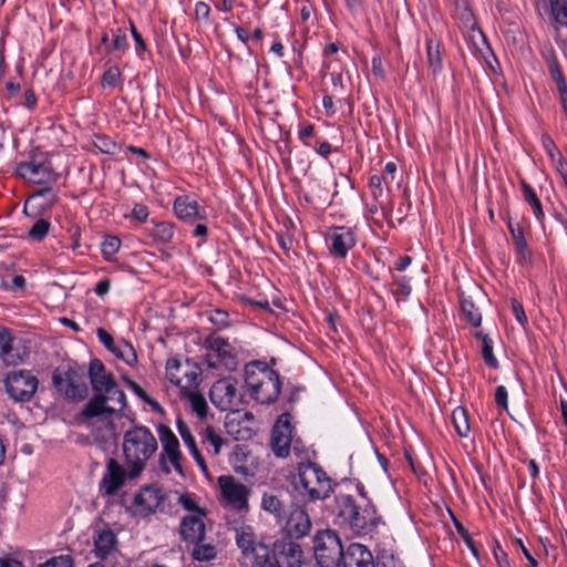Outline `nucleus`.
<instances>
[{
  "mask_svg": "<svg viewBox=\"0 0 567 567\" xmlns=\"http://www.w3.org/2000/svg\"><path fill=\"white\" fill-rule=\"evenodd\" d=\"M127 384L130 385V388L141 398L143 399L145 402L152 404V405H157L156 402L152 401L148 395L145 393V391L137 384L135 383L134 381L132 380H127Z\"/></svg>",
  "mask_w": 567,
  "mask_h": 567,
  "instance_id": "57",
  "label": "nucleus"
},
{
  "mask_svg": "<svg viewBox=\"0 0 567 567\" xmlns=\"http://www.w3.org/2000/svg\"><path fill=\"white\" fill-rule=\"evenodd\" d=\"M178 504H181L189 514H197L196 512H204L198 507L195 499L188 494L178 495Z\"/></svg>",
  "mask_w": 567,
  "mask_h": 567,
  "instance_id": "50",
  "label": "nucleus"
},
{
  "mask_svg": "<svg viewBox=\"0 0 567 567\" xmlns=\"http://www.w3.org/2000/svg\"><path fill=\"white\" fill-rule=\"evenodd\" d=\"M212 322L218 326H227V313L223 310H216L210 317Z\"/></svg>",
  "mask_w": 567,
  "mask_h": 567,
  "instance_id": "61",
  "label": "nucleus"
},
{
  "mask_svg": "<svg viewBox=\"0 0 567 567\" xmlns=\"http://www.w3.org/2000/svg\"><path fill=\"white\" fill-rule=\"evenodd\" d=\"M176 216L184 221L195 223L207 218L205 207L200 206L195 198L190 196H178L174 202Z\"/></svg>",
  "mask_w": 567,
  "mask_h": 567,
  "instance_id": "19",
  "label": "nucleus"
},
{
  "mask_svg": "<svg viewBox=\"0 0 567 567\" xmlns=\"http://www.w3.org/2000/svg\"><path fill=\"white\" fill-rule=\"evenodd\" d=\"M482 355L485 360V363L488 367H491L493 369H496L498 367V361L493 353V341L489 337L483 338Z\"/></svg>",
  "mask_w": 567,
  "mask_h": 567,
  "instance_id": "41",
  "label": "nucleus"
},
{
  "mask_svg": "<svg viewBox=\"0 0 567 567\" xmlns=\"http://www.w3.org/2000/svg\"><path fill=\"white\" fill-rule=\"evenodd\" d=\"M395 173H396V165L394 163H392V162H389L385 165L384 176L382 177V179H384V182L386 184H389V178H391V181L395 179Z\"/></svg>",
  "mask_w": 567,
  "mask_h": 567,
  "instance_id": "60",
  "label": "nucleus"
},
{
  "mask_svg": "<svg viewBox=\"0 0 567 567\" xmlns=\"http://www.w3.org/2000/svg\"><path fill=\"white\" fill-rule=\"evenodd\" d=\"M210 14V8L206 2L198 1L195 4V17L198 20L208 21Z\"/></svg>",
  "mask_w": 567,
  "mask_h": 567,
  "instance_id": "53",
  "label": "nucleus"
},
{
  "mask_svg": "<svg viewBox=\"0 0 567 567\" xmlns=\"http://www.w3.org/2000/svg\"><path fill=\"white\" fill-rule=\"evenodd\" d=\"M116 411H121L116 404V398L104 395L102 393L95 394L85 404L80 414V419L87 420L101 415H113Z\"/></svg>",
  "mask_w": 567,
  "mask_h": 567,
  "instance_id": "18",
  "label": "nucleus"
},
{
  "mask_svg": "<svg viewBox=\"0 0 567 567\" xmlns=\"http://www.w3.org/2000/svg\"><path fill=\"white\" fill-rule=\"evenodd\" d=\"M461 309L464 318L474 327H478L482 322V315L478 308L474 305L472 300L462 299L461 300Z\"/></svg>",
  "mask_w": 567,
  "mask_h": 567,
  "instance_id": "34",
  "label": "nucleus"
},
{
  "mask_svg": "<svg viewBox=\"0 0 567 567\" xmlns=\"http://www.w3.org/2000/svg\"><path fill=\"white\" fill-rule=\"evenodd\" d=\"M94 290L99 296L106 295L110 290V281L107 279L99 281Z\"/></svg>",
  "mask_w": 567,
  "mask_h": 567,
  "instance_id": "63",
  "label": "nucleus"
},
{
  "mask_svg": "<svg viewBox=\"0 0 567 567\" xmlns=\"http://www.w3.org/2000/svg\"><path fill=\"white\" fill-rule=\"evenodd\" d=\"M394 287L395 288L393 289V293L396 299H405L411 293V286L404 277L395 278Z\"/></svg>",
  "mask_w": 567,
  "mask_h": 567,
  "instance_id": "47",
  "label": "nucleus"
},
{
  "mask_svg": "<svg viewBox=\"0 0 567 567\" xmlns=\"http://www.w3.org/2000/svg\"><path fill=\"white\" fill-rule=\"evenodd\" d=\"M132 217L138 221H145L148 217V208L143 204H135L132 209Z\"/></svg>",
  "mask_w": 567,
  "mask_h": 567,
  "instance_id": "56",
  "label": "nucleus"
},
{
  "mask_svg": "<svg viewBox=\"0 0 567 567\" xmlns=\"http://www.w3.org/2000/svg\"><path fill=\"white\" fill-rule=\"evenodd\" d=\"M522 189L524 199L530 205L537 220L542 221L544 218V212L537 195L533 188L524 181L522 182Z\"/></svg>",
  "mask_w": 567,
  "mask_h": 567,
  "instance_id": "32",
  "label": "nucleus"
},
{
  "mask_svg": "<svg viewBox=\"0 0 567 567\" xmlns=\"http://www.w3.org/2000/svg\"><path fill=\"white\" fill-rule=\"evenodd\" d=\"M549 6L554 21L567 27V0H549Z\"/></svg>",
  "mask_w": 567,
  "mask_h": 567,
  "instance_id": "35",
  "label": "nucleus"
},
{
  "mask_svg": "<svg viewBox=\"0 0 567 567\" xmlns=\"http://www.w3.org/2000/svg\"><path fill=\"white\" fill-rule=\"evenodd\" d=\"M158 436L162 442V453L159 455V466L161 470L169 474L172 472V467L179 474L184 475L183 466H182V454L179 451V442L173 431L161 424L157 427Z\"/></svg>",
  "mask_w": 567,
  "mask_h": 567,
  "instance_id": "12",
  "label": "nucleus"
},
{
  "mask_svg": "<svg viewBox=\"0 0 567 567\" xmlns=\"http://www.w3.org/2000/svg\"><path fill=\"white\" fill-rule=\"evenodd\" d=\"M286 529L291 538H302L311 529V520L302 507L293 508L286 522Z\"/></svg>",
  "mask_w": 567,
  "mask_h": 567,
  "instance_id": "23",
  "label": "nucleus"
},
{
  "mask_svg": "<svg viewBox=\"0 0 567 567\" xmlns=\"http://www.w3.org/2000/svg\"><path fill=\"white\" fill-rule=\"evenodd\" d=\"M453 522L457 534L463 538L464 542H468L471 535L467 529L455 517H453Z\"/></svg>",
  "mask_w": 567,
  "mask_h": 567,
  "instance_id": "62",
  "label": "nucleus"
},
{
  "mask_svg": "<svg viewBox=\"0 0 567 567\" xmlns=\"http://www.w3.org/2000/svg\"><path fill=\"white\" fill-rule=\"evenodd\" d=\"M357 567H374L371 551L363 545L357 543Z\"/></svg>",
  "mask_w": 567,
  "mask_h": 567,
  "instance_id": "45",
  "label": "nucleus"
},
{
  "mask_svg": "<svg viewBox=\"0 0 567 567\" xmlns=\"http://www.w3.org/2000/svg\"><path fill=\"white\" fill-rule=\"evenodd\" d=\"M246 384L251 396L261 404L274 403L281 388L278 372L268 368L258 371H247Z\"/></svg>",
  "mask_w": 567,
  "mask_h": 567,
  "instance_id": "5",
  "label": "nucleus"
},
{
  "mask_svg": "<svg viewBox=\"0 0 567 567\" xmlns=\"http://www.w3.org/2000/svg\"><path fill=\"white\" fill-rule=\"evenodd\" d=\"M50 221L47 219H38L33 226L29 229V236L38 241H41L50 230Z\"/></svg>",
  "mask_w": 567,
  "mask_h": 567,
  "instance_id": "40",
  "label": "nucleus"
},
{
  "mask_svg": "<svg viewBox=\"0 0 567 567\" xmlns=\"http://www.w3.org/2000/svg\"><path fill=\"white\" fill-rule=\"evenodd\" d=\"M202 442L206 445L208 453L214 456L220 453V449L224 444V440L210 426L204 430Z\"/></svg>",
  "mask_w": 567,
  "mask_h": 567,
  "instance_id": "30",
  "label": "nucleus"
},
{
  "mask_svg": "<svg viewBox=\"0 0 567 567\" xmlns=\"http://www.w3.org/2000/svg\"><path fill=\"white\" fill-rule=\"evenodd\" d=\"M331 252L344 258L348 250L354 246V235L350 228L337 227L330 234Z\"/></svg>",
  "mask_w": 567,
  "mask_h": 567,
  "instance_id": "24",
  "label": "nucleus"
},
{
  "mask_svg": "<svg viewBox=\"0 0 567 567\" xmlns=\"http://www.w3.org/2000/svg\"><path fill=\"white\" fill-rule=\"evenodd\" d=\"M52 382L58 392L66 400L80 402L87 398L86 371L83 365L68 364L56 368Z\"/></svg>",
  "mask_w": 567,
  "mask_h": 567,
  "instance_id": "3",
  "label": "nucleus"
},
{
  "mask_svg": "<svg viewBox=\"0 0 567 567\" xmlns=\"http://www.w3.org/2000/svg\"><path fill=\"white\" fill-rule=\"evenodd\" d=\"M493 554L498 567H511L507 554L498 544L494 547Z\"/></svg>",
  "mask_w": 567,
  "mask_h": 567,
  "instance_id": "52",
  "label": "nucleus"
},
{
  "mask_svg": "<svg viewBox=\"0 0 567 567\" xmlns=\"http://www.w3.org/2000/svg\"><path fill=\"white\" fill-rule=\"evenodd\" d=\"M440 42L435 39H427L426 41V52H427V64L432 69L433 73L441 71L442 69V58L440 50Z\"/></svg>",
  "mask_w": 567,
  "mask_h": 567,
  "instance_id": "29",
  "label": "nucleus"
},
{
  "mask_svg": "<svg viewBox=\"0 0 567 567\" xmlns=\"http://www.w3.org/2000/svg\"><path fill=\"white\" fill-rule=\"evenodd\" d=\"M194 545L195 548L193 549L192 556L195 560L208 561L216 557L217 550L212 544H203L202 542Z\"/></svg>",
  "mask_w": 567,
  "mask_h": 567,
  "instance_id": "37",
  "label": "nucleus"
},
{
  "mask_svg": "<svg viewBox=\"0 0 567 567\" xmlns=\"http://www.w3.org/2000/svg\"><path fill=\"white\" fill-rule=\"evenodd\" d=\"M177 429H178V433H179L182 440L184 441L185 445L187 446L190 454L195 458L197 465L200 467V470L204 473H207L208 470H207L205 460H204L203 455L200 454L199 450L197 449L196 441H195L194 436L192 435L190 430L187 426V424L183 420L178 419L177 420Z\"/></svg>",
  "mask_w": 567,
  "mask_h": 567,
  "instance_id": "26",
  "label": "nucleus"
},
{
  "mask_svg": "<svg viewBox=\"0 0 567 567\" xmlns=\"http://www.w3.org/2000/svg\"><path fill=\"white\" fill-rule=\"evenodd\" d=\"M40 198L44 199V203L42 204V206L52 207L56 203L58 196L53 192L52 187H43V188H40L37 192H34L29 197V202H35Z\"/></svg>",
  "mask_w": 567,
  "mask_h": 567,
  "instance_id": "39",
  "label": "nucleus"
},
{
  "mask_svg": "<svg viewBox=\"0 0 567 567\" xmlns=\"http://www.w3.org/2000/svg\"><path fill=\"white\" fill-rule=\"evenodd\" d=\"M508 229L513 236L515 247L517 252L519 254L523 260H526L530 256V250L528 249L527 243L524 238L523 229L519 225L514 226L513 224H508Z\"/></svg>",
  "mask_w": 567,
  "mask_h": 567,
  "instance_id": "31",
  "label": "nucleus"
},
{
  "mask_svg": "<svg viewBox=\"0 0 567 567\" xmlns=\"http://www.w3.org/2000/svg\"><path fill=\"white\" fill-rule=\"evenodd\" d=\"M452 422L460 436H466L470 432V423L466 410L462 406L454 409L452 412Z\"/></svg>",
  "mask_w": 567,
  "mask_h": 567,
  "instance_id": "33",
  "label": "nucleus"
},
{
  "mask_svg": "<svg viewBox=\"0 0 567 567\" xmlns=\"http://www.w3.org/2000/svg\"><path fill=\"white\" fill-rule=\"evenodd\" d=\"M298 485L310 501L326 499L332 492L331 480L317 463H300Z\"/></svg>",
  "mask_w": 567,
  "mask_h": 567,
  "instance_id": "4",
  "label": "nucleus"
},
{
  "mask_svg": "<svg viewBox=\"0 0 567 567\" xmlns=\"http://www.w3.org/2000/svg\"><path fill=\"white\" fill-rule=\"evenodd\" d=\"M131 32L136 42V51L138 52L145 50V42L133 23H131Z\"/></svg>",
  "mask_w": 567,
  "mask_h": 567,
  "instance_id": "59",
  "label": "nucleus"
},
{
  "mask_svg": "<svg viewBox=\"0 0 567 567\" xmlns=\"http://www.w3.org/2000/svg\"><path fill=\"white\" fill-rule=\"evenodd\" d=\"M261 508L274 515L277 520H282L286 517V504L275 493H265L262 495Z\"/></svg>",
  "mask_w": 567,
  "mask_h": 567,
  "instance_id": "28",
  "label": "nucleus"
},
{
  "mask_svg": "<svg viewBox=\"0 0 567 567\" xmlns=\"http://www.w3.org/2000/svg\"><path fill=\"white\" fill-rule=\"evenodd\" d=\"M212 403L220 411H238L244 395L238 390V382L233 378L216 381L209 392Z\"/></svg>",
  "mask_w": 567,
  "mask_h": 567,
  "instance_id": "11",
  "label": "nucleus"
},
{
  "mask_svg": "<svg viewBox=\"0 0 567 567\" xmlns=\"http://www.w3.org/2000/svg\"><path fill=\"white\" fill-rule=\"evenodd\" d=\"M205 346L213 352L212 354H207L209 367H217V363L213 360L214 357L226 368H231L235 364V358L226 339L218 336H210L205 340Z\"/></svg>",
  "mask_w": 567,
  "mask_h": 567,
  "instance_id": "20",
  "label": "nucleus"
},
{
  "mask_svg": "<svg viewBox=\"0 0 567 567\" xmlns=\"http://www.w3.org/2000/svg\"><path fill=\"white\" fill-rule=\"evenodd\" d=\"M369 507H375L370 493L357 482V511L368 509Z\"/></svg>",
  "mask_w": 567,
  "mask_h": 567,
  "instance_id": "42",
  "label": "nucleus"
},
{
  "mask_svg": "<svg viewBox=\"0 0 567 567\" xmlns=\"http://www.w3.org/2000/svg\"><path fill=\"white\" fill-rule=\"evenodd\" d=\"M39 381L30 371H12L4 379L8 395L16 402H29L34 396Z\"/></svg>",
  "mask_w": 567,
  "mask_h": 567,
  "instance_id": "13",
  "label": "nucleus"
},
{
  "mask_svg": "<svg viewBox=\"0 0 567 567\" xmlns=\"http://www.w3.org/2000/svg\"><path fill=\"white\" fill-rule=\"evenodd\" d=\"M96 333L104 347L125 363L133 365L137 362L136 351L131 343L121 341L118 344H115L113 337L103 328H99Z\"/></svg>",
  "mask_w": 567,
  "mask_h": 567,
  "instance_id": "21",
  "label": "nucleus"
},
{
  "mask_svg": "<svg viewBox=\"0 0 567 567\" xmlns=\"http://www.w3.org/2000/svg\"><path fill=\"white\" fill-rule=\"evenodd\" d=\"M16 173L23 179L34 184H48L56 181L48 155L37 150L30 152L29 159L16 167Z\"/></svg>",
  "mask_w": 567,
  "mask_h": 567,
  "instance_id": "7",
  "label": "nucleus"
},
{
  "mask_svg": "<svg viewBox=\"0 0 567 567\" xmlns=\"http://www.w3.org/2000/svg\"><path fill=\"white\" fill-rule=\"evenodd\" d=\"M127 48L128 40L126 31L121 28L116 29L112 40V49L114 51L124 52Z\"/></svg>",
  "mask_w": 567,
  "mask_h": 567,
  "instance_id": "46",
  "label": "nucleus"
},
{
  "mask_svg": "<svg viewBox=\"0 0 567 567\" xmlns=\"http://www.w3.org/2000/svg\"><path fill=\"white\" fill-rule=\"evenodd\" d=\"M185 395L189 401L192 410L198 415V417H205L207 415L208 406L204 395L194 391H188Z\"/></svg>",
  "mask_w": 567,
  "mask_h": 567,
  "instance_id": "36",
  "label": "nucleus"
},
{
  "mask_svg": "<svg viewBox=\"0 0 567 567\" xmlns=\"http://www.w3.org/2000/svg\"><path fill=\"white\" fill-rule=\"evenodd\" d=\"M12 342L10 332L7 329L0 330V357L7 365H18L22 362V357Z\"/></svg>",
  "mask_w": 567,
  "mask_h": 567,
  "instance_id": "25",
  "label": "nucleus"
},
{
  "mask_svg": "<svg viewBox=\"0 0 567 567\" xmlns=\"http://www.w3.org/2000/svg\"><path fill=\"white\" fill-rule=\"evenodd\" d=\"M127 472L114 458L107 461L106 471L100 483L105 495H114L124 484Z\"/></svg>",
  "mask_w": 567,
  "mask_h": 567,
  "instance_id": "22",
  "label": "nucleus"
},
{
  "mask_svg": "<svg viewBox=\"0 0 567 567\" xmlns=\"http://www.w3.org/2000/svg\"><path fill=\"white\" fill-rule=\"evenodd\" d=\"M165 499L166 494L161 487L150 485L142 488V491L135 495L134 505L137 507L141 515L148 516L156 511H164Z\"/></svg>",
  "mask_w": 567,
  "mask_h": 567,
  "instance_id": "15",
  "label": "nucleus"
},
{
  "mask_svg": "<svg viewBox=\"0 0 567 567\" xmlns=\"http://www.w3.org/2000/svg\"><path fill=\"white\" fill-rule=\"evenodd\" d=\"M288 413L282 414L276 422L271 434V449L278 457H286L289 454L292 441V426Z\"/></svg>",
  "mask_w": 567,
  "mask_h": 567,
  "instance_id": "16",
  "label": "nucleus"
},
{
  "mask_svg": "<svg viewBox=\"0 0 567 567\" xmlns=\"http://www.w3.org/2000/svg\"><path fill=\"white\" fill-rule=\"evenodd\" d=\"M121 76V71L117 66H110L103 74V84L115 86Z\"/></svg>",
  "mask_w": 567,
  "mask_h": 567,
  "instance_id": "51",
  "label": "nucleus"
},
{
  "mask_svg": "<svg viewBox=\"0 0 567 567\" xmlns=\"http://www.w3.org/2000/svg\"><path fill=\"white\" fill-rule=\"evenodd\" d=\"M313 551L321 567H339L341 561L343 567H349L341 540L333 530H320L316 534Z\"/></svg>",
  "mask_w": 567,
  "mask_h": 567,
  "instance_id": "6",
  "label": "nucleus"
},
{
  "mask_svg": "<svg viewBox=\"0 0 567 567\" xmlns=\"http://www.w3.org/2000/svg\"><path fill=\"white\" fill-rule=\"evenodd\" d=\"M271 560L272 567H301V547L292 540L276 542Z\"/></svg>",
  "mask_w": 567,
  "mask_h": 567,
  "instance_id": "14",
  "label": "nucleus"
},
{
  "mask_svg": "<svg viewBox=\"0 0 567 567\" xmlns=\"http://www.w3.org/2000/svg\"><path fill=\"white\" fill-rule=\"evenodd\" d=\"M121 247V240L116 236H106L104 237L102 244H101V250L102 254L105 257L113 256L118 251Z\"/></svg>",
  "mask_w": 567,
  "mask_h": 567,
  "instance_id": "44",
  "label": "nucleus"
},
{
  "mask_svg": "<svg viewBox=\"0 0 567 567\" xmlns=\"http://www.w3.org/2000/svg\"><path fill=\"white\" fill-rule=\"evenodd\" d=\"M186 515L179 525V534L183 540L197 544L205 538V512Z\"/></svg>",
  "mask_w": 567,
  "mask_h": 567,
  "instance_id": "17",
  "label": "nucleus"
},
{
  "mask_svg": "<svg viewBox=\"0 0 567 567\" xmlns=\"http://www.w3.org/2000/svg\"><path fill=\"white\" fill-rule=\"evenodd\" d=\"M95 146L105 154H115L117 144L106 136H96Z\"/></svg>",
  "mask_w": 567,
  "mask_h": 567,
  "instance_id": "48",
  "label": "nucleus"
},
{
  "mask_svg": "<svg viewBox=\"0 0 567 567\" xmlns=\"http://www.w3.org/2000/svg\"><path fill=\"white\" fill-rule=\"evenodd\" d=\"M89 378L95 394L102 393L116 398V404L120 410L126 408V398L118 388L111 372H107L103 362L99 359H92L89 365Z\"/></svg>",
  "mask_w": 567,
  "mask_h": 567,
  "instance_id": "8",
  "label": "nucleus"
},
{
  "mask_svg": "<svg viewBox=\"0 0 567 567\" xmlns=\"http://www.w3.org/2000/svg\"><path fill=\"white\" fill-rule=\"evenodd\" d=\"M39 567H73V560L69 555L53 557Z\"/></svg>",
  "mask_w": 567,
  "mask_h": 567,
  "instance_id": "49",
  "label": "nucleus"
},
{
  "mask_svg": "<svg viewBox=\"0 0 567 567\" xmlns=\"http://www.w3.org/2000/svg\"><path fill=\"white\" fill-rule=\"evenodd\" d=\"M515 542L520 547L522 553L524 554L526 559L529 561L530 567H538L537 560L533 557V555L530 554L528 548L523 544V542L520 539H516Z\"/></svg>",
  "mask_w": 567,
  "mask_h": 567,
  "instance_id": "58",
  "label": "nucleus"
},
{
  "mask_svg": "<svg viewBox=\"0 0 567 567\" xmlns=\"http://www.w3.org/2000/svg\"><path fill=\"white\" fill-rule=\"evenodd\" d=\"M381 523L382 517L378 514L375 507L357 511V529L360 533L368 534L374 530Z\"/></svg>",
  "mask_w": 567,
  "mask_h": 567,
  "instance_id": "27",
  "label": "nucleus"
},
{
  "mask_svg": "<svg viewBox=\"0 0 567 567\" xmlns=\"http://www.w3.org/2000/svg\"><path fill=\"white\" fill-rule=\"evenodd\" d=\"M157 447L156 437L144 425H136L124 433L122 449L130 478L141 475L146 462L155 454Z\"/></svg>",
  "mask_w": 567,
  "mask_h": 567,
  "instance_id": "1",
  "label": "nucleus"
},
{
  "mask_svg": "<svg viewBox=\"0 0 567 567\" xmlns=\"http://www.w3.org/2000/svg\"><path fill=\"white\" fill-rule=\"evenodd\" d=\"M507 398L508 393L504 385H498L495 391V402L498 406L507 410Z\"/></svg>",
  "mask_w": 567,
  "mask_h": 567,
  "instance_id": "54",
  "label": "nucleus"
},
{
  "mask_svg": "<svg viewBox=\"0 0 567 567\" xmlns=\"http://www.w3.org/2000/svg\"><path fill=\"white\" fill-rule=\"evenodd\" d=\"M512 310L514 312V316L516 320L525 326L527 323V316L524 311V308L520 302L516 300H512Z\"/></svg>",
  "mask_w": 567,
  "mask_h": 567,
  "instance_id": "55",
  "label": "nucleus"
},
{
  "mask_svg": "<svg viewBox=\"0 0 567 567\" xmlns=\"http://www.w3.org/2000/svg\"><path fill=\"white\" fill-rule=\"evenodd\" d=\"M220 504L237 512H248L251 489L231 475L218 477Z\"/></svg>",
  "mask_w": 567,
  "mask_h": 567,
  "instance_id": "9",
  "label": "nucleus"
},
{
  "mask_svg": "<svg viewBox=\"0 0 567 567\" xmlns=\"http://www.w3.org/2000/svg\"><path fill=\"white\" fill-rule=\"evenodd\" d=\"M0 567H23L22 564L12 558L0 559Z\"/></svg>",
  "mask_w": 567,
  "mask_h": 567,
  "instance_id": "64",
  "label": "nucleus"
},
{
  "mask_svg": "<svg viewBox=\"0 0 567 567\" xmlns=\"http://www.w3.org/2000/svg\"><path fill=\"white\" fill-rule=\"evenodd\" d=\"M153 237L162 243H168L174 236V226L167 221L156 223L153 228Z\"/></svg>",
  "mask_w": 567,
  "mask_h": 567,
  "instance_id": "38",
  "label": "nucleus"
},
{
  "mask_svg": "<svg viewBox=\"0 0 567 567\" xmlns=\"http://www.w3.org/2000/svg\"><path fill=\"white\" fill-rule=\"evenodd\" d=\"M181 369V362L176 358L168 359L166 362V378L171 383L184 388L182 385V380L178 378L176 372Z\"/></svg>",
  "mask_w": 567,
  "mask_h": 567,
  "instance_id": "43",
  "label": "nucleus"
},
{
  "mask_svg": "<svg viewBox=\"0 0 567 567\" xmlns=\"http://www.w3.org/2000/svg\"><path fill=\"white\" fill-rule=\"evenodd\" d=\"M94 553L100 564L109 567H125V558L117 548V537L109 527L95 529L93 535Z\"/></svg>",
  "mask_w": 567,
  "mask_h": 567,
  "instance_id": "10",
  "label": "nucleus"
},
{
  "mask_svg": "<svg viewBox=\"0 0 567 567\" xmlns=\"http://www.w3.org/2000/svg\"><path fill=\"white\" fill-rule=\"evenodd\" d=\"M235 543L239 549L240 567H272V546L251 525L241 523L234 528Z\"/></svg>",
  "mask_w": 567,
  "mask_h": 567,
  "instance_id": "2",
  "label": "nucleus"
}]
</instances>
